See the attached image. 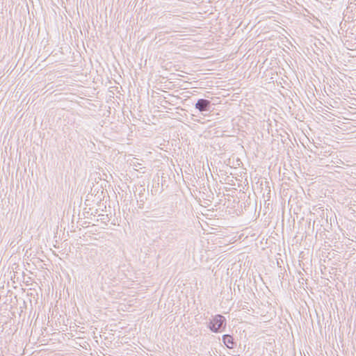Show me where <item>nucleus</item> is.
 <instances>
[{"label": "nucleus", "instance_id": "obj_7", "mask_svg": "<svg viewBox=\"0 0 356 356\" xmlns=\"http://www.w3.org/2000/svg\"><path fill=\"white\" fill-rule=\"evenodd\" d=\"M164 102H165V104H169V102H168V100H164Z\"/></svg>", "mask_w": 356, "mask_h": 356}, {"label": "nucleus", "instance_id": "obj_2", "mask_svg": "<svg viewBox=\"0 0 356 356\" xmlns=\"http://www.w3.org/2000/svg\"><path fill=\"white\" fill-rule=\"evenodd\" d=\"M195 107L201 113L210 112L211 108V102L209 99H199L195 104Z\"/></svg>", "mask_w": 356, "mask_h": 356}, {"label": "nucleus", "instance_id": "obj_1", "mask_svg": "<svg viewBox=\"0 0 356 356\" xmlns=\"http://www.w3.org/2000/svg\"><path fill=\"white\" fill-rule=\"evenodd\" d=\"M227 325L226 318L221 314H216L207 324V327L214 333L224 332Z\"/></svg>", "mask_w": 356, "mask_h": 356}, {"label": "nucleus", "instance_id": "obj_3", "mask_svg": "<svg viewBox=\"0 0 356 356\" xmlns=\"http://www.w3.org/2000/svg\"><path fill=\"white\" fill-rule=\"evenodd\" d=\"M222 341L229 349H233L236 346V342L234 341L233 337L229 334L222 335Z\"/></svg>", "mask_w": 356, "mask_h": 356}, {"label": "nucleus", "instance_id": "obj_5", "mask_svg": "<svg viewBox=\"0 0 356 356\" xmlns=\"http://www.w3.org/2000/svg\"><path fill=\"white\" fill-rule=\"evenodd\" d=\"M147 199V197H143V198H140V200H137V204H138V208H140V209L143 208L144 204L146 202Z\"/></svg>", "mask_w": 356, "mask_h": 356}, {"label": "nucleus", "instance_id": "obj_6", "mask_svg": "<svg viewBox=\"0 0 356 356\" xmlns=\"http://www.w3.org/2000/svg\"><path fill=\"white\" fill-rule=\"evenodd\" d=\"M237 289H238V291H241L240 285H238V286H237Z\"/></svg>", "mask_w": 356, "mask_h": 356}, {"label": "nucleus", "instance_id": "obj_4", "mask_svg": "<svg viewBox=\"0 0 356 356\" xmlns=\"http://www.w3.org/2000/svg\"><path fill=\"white\" fill-rule=\"evenodd\" d=\"M138 193V200H140V198H143V197H147L145 195V188L143 185H140L137 187H136V191L135 193Z\"/></svg>", "mask_w": 356, "mask_h": 356}]
</instances>
